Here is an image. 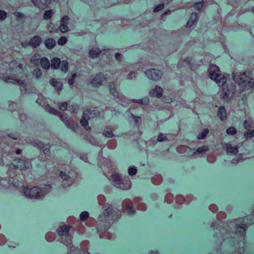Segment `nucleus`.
Here are the masks:
<instances>
[{
	"instance_id": "f257e3e1",
	"label": "nucleus",
	"mask_w": 254,
	"mask_h": 254,
	"mask_svg": "<svg viewBox=\"0 0 254 254\" xmlns=\"http://www.w3.org/2000/svg\"><path fill=\"white\" fill-rule=\"evenodd\" d=\"M51 187L46 185L44 187H35L31 188L23 187L22 192L24 196L29 199H41L51 190Z\"/></svg>"
},
{
	"instance_id": "f03ea898",
	"label": "nucleus",
	"mask_w": 254,
	"mask_h": 254,
	"mask_svg": "<svg viewBox=\"0 0 254 254\" xmlns=\"http://www.w3.org/2000/svg\"><path fill=\"white\" fill-rule=\"evenodd\" d=\"M233 80L242 87L247 88V86L253 87L254 86V79L250 72H243L239 74L233 73Z\"/></svg>"
},
{
	"instance_id": "7ed1b4c3",
	"label": "nucleus",
	"mask_w": 254,
	"mask_h": 254,
	"mask_svg": "<svg viewBox=\"0 0 254 254\" xmlns=\"http://www.w3.org/2000/svg\"><path fill=\"white\" fill-rule=\"evenodd\" d=\"M210 78L215 81L219 86H223L226 83V77L221 73L218 66L215 64H211L208 70Z\"/></svg>"
},
{
	"instance_id": "20e7f679",
	"label": "nucleus",
	"mask_w": 254,
	"mask_h": 254,
	"mask_svg": "<svg viewBox=\"0 0 254 254\" xmlns=\"http://www.w3.org/2000/svg\"><path fill=\"white\" fill-rule=\"evenodd\" d=\"M70 227L68 225H63L58 227L57 233L59 237L58 241L67 247H69L72 243V236L69 233Z\"/></svg>"
},
{
	"instance_id": "39448f33",
	"label": "nucleus",
	"mask_w": 254,
	"mask_h": 254,
	"mask_svg": "<svg viewBox=\"0 0 254 254\" xmlns=\"http://www.w3.org/2000/svg\"><path fill=\"white\" fill-rule=\"evenodd\" d=\"M111 180L113 185L118 189L127 190L131 187V182L127 177L122 178L118 174H113L111 177Z\"/></svg>"
},
{
	"instance_id": "423d86ee",
	"label": "nucleus",
	"mask_w": 254,
	"mask_h": 254,
	"mask_svg": "<svg viewBox=\"0 0 254 254\" xmlns=\"http://www.w3.org/2000/svg\"><path fill=\"white\" fill-rule=\"evenodd\" d=\"M60 176L63 181V186L64 188L71 185L75 179V172L73 170L61 171Z\"/></svg>"
},
{
	"instance_id": "0eeeda50",
	"label": "nucleus",
	"mask_w": 254,
	"mask_h": 254,
	"mask_svg": "<svg viewBox=\"0 0 254 254\" xmlns=\"http://www.w3.org/2000/svg\"><path fill=\"white\" fill-rule=\"evenodd\" d=\"M108 79V75L102 73H99L90 77V84L93 87H97L101 86L104 81Z\"/></svg>"
},
{
	"instance_id": "6e6552de",
	"label": "nucleus",
	"mask_w": 254,
	"mask_h": 254,
	"mask_svg": "<svg viewBox=\"0 0 254 254\" xmlns=\"http://www.w3.org/2000/svg\"><path fill=\"white\" fill-rule=\"evenodd\" d=\"M15 169H19L21 171H25L32 167L31 162L25 159H18L15 161V164H13Z\"/></svg>"
},
{
	"instance_id": "1a4fd4ad",
	"label": "nucleus",
	"mask_w": 254,
	"mask_h": 254,
	"mask_svg": "<svg viewBox=\"0 0 254 254\" xmlns=\"http://www.w3.org/2000/svg\"><path fill=\"white\" fill-rule=\"evenodd\" d=\"M95 114L94 111L86 110L82 115V119L80 120V124L88 131H90L91 128L88 126V120L90 119V116Z\"/></svg>"
},
{
	"instance_id": "9d476101",
	"label": "nucleus",
	"mask_w": 254,
	"mask_h": 254,
	"mask_svg": "<svg viewBox=\"0 0 254 254\" xmlns=\"http://www.w3.org/2000/svg\"><path fill=\"white\" fill-rule=\"evenodd\" d=\"M36 102L39 105L43 106L44 108L49 113L52 114H58V111L52 108L49 106V105L47 104L46 100L44 97L42 95H39L38 99L36 100Z\"/></svg>"
},
{
	"instance_id": "9b49d317",
	"label": "nucleus",
	"mask_w": 254,
	"mask_h": 254,
	"mask_svg": "<svg viewBox=\"0 0 254 254\" xmlns=\"http://www.w3.org/2000/svg\"><path fill=\"white\" fill-rule=\"evenodd\" d=\"M145 74L149 79L155 81L159 80L162 76V72L160 70L154 68L146 70Z\"/></svg>"
},
{
	"instance_id": "f8f14e48",
	"label": "nucleus",
	"mask_w": 254,
	"mask_h": 254,
	"mask_svg": "<svg viewBox=\"0 0 254 254\" xmlns=\"http://www.w3.org/2000/svg\"><path fill=\"white\" fill-rule=\"evenodd\" d=\"M134 205V202L129 199H125L122 203L123 209L126 211L127 214L133 215L135 213V210L132 207Z\"/></svg>"
},
{
	"instance_id": "ddd939ff",
	"label": "nucleus",
	"mask_w": 254,
	"mask_h": 254,
	"mask_svg": "<svg viewBox=\"0 0 254 254\" xmlns=\"http://www.w3.org/2000/svg\"><path fill=\"white\" fill-rule=\"evenodd\" d=\"M222 147L228 155H235L239 152V147L238 145L233 146L231 143H222Z\"/></svg>"
},
{
	"instance_id": "4468645a",
	"label": "nucleus",
	"mask_w": 254,
	"mask_h": 254,
	"mask_svg": "<svg viewBox=\"0 0 254 254\" xmlns=\"http://www.w3.org/2000/svg\"><path fill=\"white\" fill-rule=\"evenodd\" d=\"M3 80L8 83L17 84L19 85H22L24 87L26 86L25 81L12 77L11 76H6L3 77Z\"/></svg>"
},
{
	"instance_id": "2eb2a0df",
	"label": "nucleus",
	"mask_w": 254,
	"mask_h": 254,
	"mask_svg": "<svg viewBox=\"0 0 254 254\" xmlns=\"http://www.w3.org/2000/svg\"><path fill=\"white\" fill-rule=\"evenodd\" d=\"M59 116L61 120L65 124V125L71 129H74L76 127V124L74 122L67 117H64L61 113L58 111V114H54Z\"/></svg>"
},
{
	"instance_id": "dca6fc26",
	"label": "nucleus",
	"mask_w": 254,
	"mask_h": 254,
	"mask_svg": "<svg viewBox=\"0 0 254 254\" xmlns=\"http://www.w3.org/2000/svg\"><path fill=\"white\" fill-rule=\"evenodd\" d=\"M177 151L180 153H187L190 154L192 153V156H195L194 149L185 145H180L177 147Z\"/></svg>"
},
{
	"instance_id": "f3484780",
	"label": "nucleus",
	"mask_w": 254,
	"mask_h": 254,
	"mask_svg": "<svg viewBox=\"0 0 254 254\" xmlns=\"http://www.w3.org/2000/svg\"><path fill=\"white\" fill-rule=\"evenodd\" d=\"M234 94V92L233 90H230L227 87L223 88L222 93V98L225 101H228L233 97Z\"/></svg>"
},
{
	"instance_id": "a211bd4d",
	"label": "nucleus",
	"mask_w": 254,
	"mask_h": 254,
	"mask_svg": "<svg viewBox=\"0 0 254 254\" xmlns=\"http://www.w3.org/2000/svg\"><path fill=\"white\" fill-rule=\"evenodd\" d=\"M163 90L159 86H156L154 89H151L149 92V95L151 97L160 98L163 94Z\"/></svg>"
},
{
	"instance_id": "6ab92c4d",
	"label": "nucleus",
	"mask_w": 254,
	"mask_h": 254,
	"mask_svg": "<svg viewBox=\"0 0 254 254\" xmlns=\"http://www.w3.org/2000/svg\"><path fill=\"white\" fill-rule=\"evenodd\" d=\"M31 1L35 6L42 9H45L50 2V0H31Z\"/></svg>"
},
{
	"instance_id": "aec40b11",
	"label": "nucleus",
	"mask_w": 254,
	"mask_h": 254,
	"mask_svg": "<svg viewBox=\"0 0 254 254\" xmlns=\"http://www.w3.org/2000/svg\"><path fill=\"white\" fill-rule=\"evenodd\" d=\"M42 43V38L39 36H35L29 40V44L33 48L39 47Z\"/></svg>"
},
{
	"instance_id": "412c9836",
	"label": "nucleus",
	"mask_w": 254,
	"mask_h": 254,
	"mask_svg": "<svg viewBox=\"0 0 254 254\" xmlns=\"http://www.w3.org/2000/svg\"><path fill=\"white\" fill-rule=\"evenodd\" d=\"M50 83L57 91L59 92L62 90L63 85L62 82L60 81H59L56 79L53 78L50 80Z\"/></svg>"
},
{
	"instance_id": "4be33fe9",
	"label": "nucleus",
	"mask_w": 254,
	"mask_h": 254,
	"mask_svg": "<svg viewBox=\"0 0 254 254\" xmlns=\"http://www.w3.org/2000/svg\"><path fill=\"white\" fill-rule=\"evenodd\" d=\"M217 116L221 121H225L227 119V112L224 106L219 107L217 112Z\"/></svg>"
},
{
	"instance_id": "5701e85b",
	"label": "nucleus",
	"mask_w": 254,
	"mask_h": 254,
	"mask_svg": "<svg viewBox=\"0 0 254 254\" xmlns=\"http://www.w3.org/2000/svg\"><path fill=\"white\" fill-rule=\"evenodd\" d=\"M17 67L21 69V71H23V68L22 64L20 63H18L16 61H12L9 64V69L10 71H12Z\"/></svg>"
},
{
	"instance_id": "b1692460",
	"label": "nucleus",
	"mask_w": 254,
	"mask_h": 254,
	"mask_svg": "<svg viewBox=\"0 0 254 254\" xmlns=\"http://www.w3.org/2000/svg\"><path fill=\"white\" fill-rule=\"evenodd\" d=\"M197 18V14L196 12H192L187 23L186 27L190 28L193 26L195 23Z\"/></svg>"
},
{
	"instance_id": "393cba45",
	"label": "nucleus",
	"mask_w": 254,
	"mask_h": 254,
	"mask_svg": "<svg viewBox=\"0 0 254 254\" xmlns=\"http://www.w3.org/2000/svg\"><path fill=\"white\" fill-rule=\"evenodd\" d=\"M44 44L48 49L51 50L55 47L56 42L54 39L50 38L45 40Z\"/></svg>"
},
{
	"instance_id": "a878e982",
	"label": "nucleus",
	"mask_w": 254,
	"mask_h": 254,
	"mask_svg": "<svg viewBox=\"0 0 254 254\" xmlns=\"http://www.w3.org/2000/svg\"><path fill=\"white\" fill-rule=\"evenodd\" d=\"M51 66L52 68L57 69L60 67L61 61L58 58H54L51 61Z\"/></svg>"
},
{
	"instance_id": "bb28decb",
	"label": "nucleus",
	"mask_w": 254,
	"mask_h": 254,
	"mask_svg": "<svg viewBox=\"0 0 254 254\" xmlns=\"http://www.w3.org/2000/svg\"><path fill=\"white\" fill-rule=\"evenodd\" d=\"M109 88L111 93L115 97H119V93L116 88V85L114 83H110L109 85Z\"/></svg>"
},
{
	"instance_id": "cd10ccee",
	"label": "nucleus",
	"mask_w": 254,
	"mask_h": 254,
	"mask_svg": "<svg viewBox=\"0 0 254 254\" xmlns=\"http://www.w3.org/2000/svg\"><path fill=\"white\" fill-rule=\"evenodd\" d=\"M40 63L42 67L45 69L47 70L50 68V63L49 60L47 58L44 57L41 59Z\"/></svg>"
},
{
	"instance_id": "c85d7f7f",
	"label": "nucleus",
	"mask_w": 254,
	"mask_h": 254,
	"mask_svg": "<svg viewBox=\"0 0 254 254\" xmlns=\"http://www.w3.org/2000/svg\"><path fill=\"white\" fill-rule=\"evenodd\" d=\"M101 53V50L98 48H93L89 52V56L91 58H97Z\"/></svg>"
},
{
	"instance_id": "c756f323",
	"label": "nucleus",
	"mask_w": 254,
	"mask_h": 254,
	"mask_svg": "<svg viewBox=\"0 0 254 254\" xmlns=\"http://www.w3.org/2000/svg\"><path fill=\"white\" fill-rule=\"evenodd\" d=\"M50 148H51V145L49 144H44L43 143L42 146L41 147L40 149H42L43 152L45 154L49 156L50 153Z\"/></svg>"
},
{
	"instance_id": "7c9ffc66",
	"label": "nucleus",
	"mask_w": 254,
	"mask_h": 254,
	"mask_svg": "<svg viewBox=\"0 0 254 254\" xmlns=\"http://www.w3.org/2000/svg\"><path fill=\"white\" fill-rule=\"evenodd\" d=\"M103 134L106 137L112 138L115 135L113 133L112 129L109 127H107L103 132Z\"/></svg>"
},
{
	"instance_id": "2f4dec72",
	"label": "nucleus",
	"mask_w": 254,
	"mask_h": 254,
	"mask_svg": "<svg viewBox=\"0 0 254 254\" xmlns=\"http://www.w3.org/2000/svg\"><path fill=\"white\" fill-rule=\"evenodd\" d=\"M116 209H114L112 206H109L104 210L103 215L105 217H107L112 214L113 212H116Z\"/></svg>"
},
{
	"instance_id": "473e14b6",
	"label": "nucleus",
	"mask_w": 254,
	"mask_h": 254,
	"mask_svg": "<svg viewBox=\"0 0 254 254\" xmlns=\"http://www.w3.org/2000/svg\"><path fill=\"white\" fill-rule=\"evenodd\" d=\"M40 56L38 54L34 55L30 59V62L35 64L38 65L40 62Z\"/></svg>"
},
{
	"instance_id": "72a5a7b5",
	"label": "nucleus",
	"mask_w": 254,
	"mask_h": 254,
	"mask_svg": "<svg viewBox=\"0 0 254 254\" xmlns=\"http://www.w3.org/2000/svg\"><path fill=\"white\" fill-rule=\"evenodd\" d=\"M60 67L63 72H66L68 69V64L67 62L66 61L61 62Z\"/></svg>"
},
{
	"instance_id": "f704fd0d",
	"label": "nucleus",
	"mask_w": 254,
	"mask_h": 254,
	"mask_svg": "<svg viewBox=\"0 0 254 254\" xmlns=\"http://www.w3.org/2000/svg\"><path fill=\"white\" fill-rule=\"evenodd\" d=\"M132 102L140 105H147L149 103V100L147 98H144L141 99H132Z\"/></svg>"
},
{
	"instance_id": "c9c22d12",
	"label": "nucleus",
	"mask_w": 254,
	"mask_h": 254,
	"mask_svg": "<svg viewBox=\"0 0 254 254\" xmlns=\"http://www.w3.org/2000/svg\"><path fill=\"white\" fill-rule=\"evenodd\" d=\"M208 150V146L206 145H204L203 146L198 148L196 150V151L194 150V152H195V155L196 154V153L200 154L203 153V152L207 151Z\"/></svg>"
},
{
	"instance_id": "e433bc0d",
	"label": "nucleus",
	"mask_w": 254,
	"mask_h": 254,
	"mask_svg": "<svg viewBox=\"0 0 254 254\" xmlns=\"http://www.w3.org/2000/svg\"><path fill=\"white\" fill-rule=\"evenodd\" d=\"M53 13H54V12L52 9H49V10L45 11L44 15H43L44 19H45V20L50 19L52 17Z\"/></svg>"
},
{
	"instance_id": "4c0bfd02",
	"label": "nucleus",
	"mask_w": 254,
	"mask_h": 254,
	"mask_svg": "<svg viewBox=\"0 0 254 254\" xmlns=\"http://www.w3.org/2000/svg\"><path fill=\"white\" fill-rule=\"evenodd\" d=\"M134 204L135 205L137 206L138 209L140 210L145 211L147 207L146 205L143 203H138V202L137 200H134Z\"/></svg>"
},
{
	"instance_id": "58836bf2",
	"label": "nucleus",
	"mask_w": 254,
	"mask_h": 254,
	"mask_svg": "<svg viewBox=\"0 0 254 254\" xmlns=\"http://www.w3.org/2000/svg\"><path fill=\"white\" fill-rule=\"evenodd\" d=\"M247 228V225L245 224L237 225L236 226V232L239 233H243L246 230Z\"/></svg>"
},
{
	"instance_id": "ea45409f",
	"label": "nucleus",
	"mask_w": 254,
	"mask_h": 254,
	"mask_svg": "<svg viewBox=\"0 0 254 254\" xmlns=\"http://www.w3.org/2000/svg\"><path fill=\"white\" fill-rule=\"evenodd\" d=\"M46 240L49 242H52L55 239V234L52 232L47 233L45 235Z\"/></svg>"
},
{
	"instance_id": "a19ab883",
	"label": "nucleus",
	"mask_w": 254,
	"mask_h": 254,
	"mask_svg": "<svg viewBox=\"0 0 254 254\" xmlns=\"http://www.w3.org/2000/svg\"><path fill=\"white\" fill-rule=\"evenodd\" d=\"M204 2L202 1L200 2H195L193 4V6L195 10H201L204 6Z\"/></svg>"
},
{
	"instance_id": "79ce46f5",
	"label": "nucleus",
	"mask_w": 254,
	"mask_h": 254,
	"mask_svg": "<svg viewBox=\"0 0 254 254\" xmlns=\"http://www.w3.org/2000/svg\"><path fill=\"white\" fill-rule=\"evenodd\" d=\"M31 144L37 147V148L40 149L41 147L42 146L43 143L38 140H34L31 141Z\"/></svg>"
},
{
	"instance_id": "37998d69",
	"label": "nucleus",
	"mask_w": 254,
	"mask_h": 254,
	"mask_svg": "<svg viewBox=\"0 0 254 254\" xmlns=\"http://www.w3.org/2000/svg\"><path fill=\"white\" fill-rule=\"evenodd\" d=\"M58 105L60 110L62 111H64L67 107L68 103L67 102L58 103Z\"/></svg>"
},
{
	"instance_id": "c03bdc74",
	"label": "nucleus",
	"mask_w": 254,
	"mask_h": 254,
	"mask_svg": "<svg viewBox=\"0 0 254 254\" xmlns=\"http://www.w3.org/2000/svg\"><path fill=\"white\" fill-rule=\"evenodd\" d=\"M67 42V39L65 36L60 37L58 40V44L60 46L64 45Z\"/></svg>"
},
{
	"instance_id": "a18cd8bd",
	"label": "nucleus",
	"mask_w": 254,
	"mask_h": 254,
	"mask_svg": "<svg viewBox=\"0 0 254 254\" xmlns=\"http://www.w3.org/2000/svg\"><path fill=\"white\" fill-rule=\"evenodd\" d=\"M59 29L60 31L63 33L67 32L68 31V27L67 26V24L61 23L60 26L59 27Z\"/></svg>"
},
{
	"instance_id": "49530a36",
	"label": "nucleus",
	"mask_w": 254,
	"mask_h": 254,
	"mask_svg": "<svg viewBox=\"0 0 254 254\" xmlns=\"http://www.w3.org/2000/svg\"><path fill=\"white\" fill-rule=\"evenodd\" d=\"M209 130L208 129H205L203 131L198 134L197 136L198 139H201L204 138L206 135L208 134Z\"/></svg>"
},
{
	"instance_id": "de8ad7c7",
	"label": "nucleus",
	"mask_w": 254,
	"mask_h": 254,
	"mask_svg": "<svg viewBox=\"0 0 254 254\" xmlns=\"http://www.w3.org/2000/svg\"><path fill=\"white\" fill-rule=\"evenodd\" d=\"M157 140L158 142H163L168 140L166 136L162 133H160L158 135Z\"/></svg>"
},
{
	"instance_id": "09e8293b",
	"label": "nucleus",
	"mask_w": 254,
	"mask_h": 254,
	"mask_svg": "<svg viewBox=\"0 0 254 254\" xmlns=\"http://www.w3.org/2000/svg\"><path fill=\"white\" fill-rule=\"evenodd\" d=\"M32 74L33 75H34L35 76V77L37 79H39L40 77H41L42 72V71L40 69L36 68L34 70Z\"/></svg>"
},
{
	"instance_id": "8fccbe9b",
	"label": "nucleus",
	"mask_w": 254,
	"mask_h": 254,
	"mask_svg": "<svg viewBox=\"0 0 254 254\" xmlns=\"http://www.w3.org/2000/svg\"><path fill=\"white\" fill-rule=\"evenodd\" d=\"M245 137L247 139L254 136V129L248 130L244 134Z\"/></svg>"
},
{
	"instance_id": "3c124183",
	"label": "nucleus",
	"mask_w": 254,
	"mask_h": 254,
	"mask_svg": "<svg viewBox=\"0 0 254 254\" xmlns=\"http://www.w3.org/2000/svg\"><path fill=\"white\" fill-rule=\"evenodd\" d=\"M137 173L136 167L130 166L128 169V173L130 176H134Z\"/></svg>"
},
{
	"instance_id": "603ef678",
	"label": "nucleus",
	"mask_w": 254,
	"mask_h": 254,
	"mask_svg": "<svg viewBox=\"0 0 254 254\" xmlns=\"http://www.w3.org/2000/svg\"><path fill=\"white\" fill-rule=\"evenodd\" d=\"M237 132V129L234 127H230L226 130V133L229 135H234Z\"/></svg>"
},
{
	"instance_id": "864d4df0",
	"label": "nucleus",
	"mask_w": 254,
	"mask_h": 254,
	"mask_svg": "<svg viewBox=\"0 0 254 254\" xmlns=\"http://www.w3.org/2000/svg\"><path fill=\"white\" fill-rule=\"evenodd\" d=\"M88 140L90 143L94 145H99V142L93 137L90 136L88 137Z\"/></svg>"
},
{
	"instance_id": "5fc2aeb1",
	"label": "nucleus",
	"mask_w": 254,
	"mask_h": 254,
	"mask_svg": "<svg viewBox=\"0 0 254 254\" xmlns=\"http://www.w3.org/2000/svg\"><path fill=\"white\" fill-rule=\"evenodd\" d=\"M89 217V213L87 211H83L81 212V213L80 215V219L81 220H86Z\"/></svg>"
},
{
	"instance_id": "6e6d98bb",
	"label": "nucleus",
	"mask_w": 254,
	"mask_h": 254,
	"mask_svg": "<svg viewBox=\"0 0 254 254\" xmlns=\"http://www.w3.org/2000/svg\"><path fill=\"white\" fill-rule=\"evenodd\" d=\"M71 249L68 254H81V251L76 248L72 247Z\"/></svg>"
},
{
	"instance_id": "4d7b16f0",
	"label": "nucleus",
	"mask_w": 254,
	"mask_h": 254,
	"mask_svg": "<svg viewBox=\"0 0 254 254\" xmlns=\"http://www.w3.org/2000/svg\"><path fill=\"white\" fill-rule=\"evenodd\" d=\"M115 58L117 61L121 62L123 61V55L120 53H116L115 54Z\"/></svg>"
},
{
	"instance_id": "13d9d810",
	"label": "nucleus",
	"mask_w": 254,
	"mask_h": 254,
	"mask_svg": "<svg viewBox=\"0 0 254 254\" xmlns=\"http://www.w3.org/2000/svg\"><path fill=\"white\" fill-rule=\"evenodd\" d=\"M7 16V13L2 10H0V20H3Z\"/></svg>"
},
{
	"instance_id": "bf43d9fd",
	"label": "nucleus",
	"mask_w": 254,
	"mask_h": 254,
	"mask_svg": "<svg viewBox=\"0 0 254 254\" xmlns=\"http://www.w3.org/2000/svg\"><path fill=\"white\" fill-rule=\"evenodd\" d=\"M69 108L70 109V110H71V111L72 113H75L77 112V110L78 109L79 107L77 105L74 104V105H72L70 106L69 107Z\"/></svg>"
},
{
	"instance_id": "052dcab7",
	"label": "nucleus",
	"mask_w": 254,
	"mask_h": 254,
	"mask_svg": "<svg viewBox=\"0 0 254 254\" xmlns=\"http://www.w3.org/2000/svg\"><path fill=\"white\" fill-rule=\"evenodd\" d=\"M243 160H244V159L241 156H239L236 159H233L231 161V163L236 164L240 162L243 161Z\"/></svg>"
},
{
	"instance_id": "680f3d73",
	"label": "nucleus",
	"mask_w": 254,
	"mask_h": 254,
	"mask_svg": "<svg viewBox=\"0 0 254 254\" xmlns=\"http://www.w3.org/2000/svg\"><path fill=\"white\" fill-rule=\"evenodd\" d=\"M69 19V17L67 15H65L61 19V23L67 24Z\"/></svg>"
},
{
	"instance_id": "e2e57ef3",
	"label": "nucleus",
	"mask_w": 254,
	"mask_h": 254,
	"mask_svg": "<svg viewBox=\"0 0 254 254\" xmlns=\"http://www.w3.org/2000/svg\"><path fill=\"white\" fill-rule=\"evenodd\" d=\"M76 76V74L73 73L72 75L71 78L70 79H69V80L68 81V83L69 84V85H72L73 84L74 80V79Z\"/></svg>"
},
{
	"instance_id": "0e129e2a",
	"label": "nucleus",
	"mask_w": 254,
	"mask_h": 254,
	"mask_svg": "<svg viewBox=\"0 0 254 254\" xmlns=\"http://www.w3.org/2000/svg\"><path fill=\"white\" fill-rule=\"evenodd\" d=\"M164 4L161 3L156 6L154 8V11L156 12L162 9L164 7Z\"/></svg>"
},
{
	"instance_id": "69168bd1",
	"label": "nucleus",
	"mask_w": 254,
	"mask_h": 254,
	"mask_svg": "<svg viewBox=\"0 0 254 254\" xmlns=\"http://www.w3.org/2000/svg\"><path fill=\"white\" fill-rule=\"evenodd\" d=\"M251 125L252 123L250 121H245L244 123V127L246 129H248L250 127H251Z\"/></svg>"
},
{
	"instance_id": "338daca9",
	"label": "nucleus",
	"mask_w": 254,
	"mask_h": 254,
	"mask_svg": "<svg viewBox=\"0 0 254 254\" xmlns=\"http://www.w3.org/2000/svg\"><path fill=\"white\" fill-rule=\"evenodd\" d=\"M14 14L16 17L19 18H23L24 17V15L23 13L18 11L15 12L14 13Z\"/></svg>"
},
{
	"instance_id": "774afa93",
	"label": "nucleus",
	"mask_w": 254,
	"mask_h": 254,
	"mask_svg": "<svg viewBox=\"0 0 254 254\" xmlns=\"http://www.w3.org/2000/svg\"><path fill=\"white\" fill-rule=\"evenodd\" d=\"M8 136L9 137L11 138L13 140H17L18 139V137L17 134H14V133H13L8 134Z\"/></svg>"
}]
</instances>
